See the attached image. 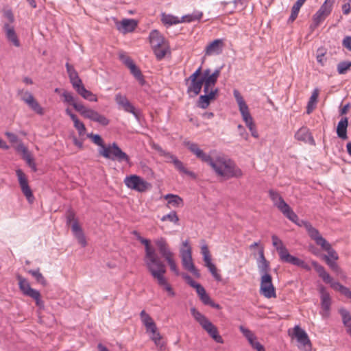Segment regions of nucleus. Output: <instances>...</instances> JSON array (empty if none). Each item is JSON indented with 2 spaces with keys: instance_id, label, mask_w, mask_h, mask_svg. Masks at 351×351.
I'll use <instances>...</instances> for the list:
<instances>
[{
  "instance_id": "obj_1",
  "label": "nucleus",
  "mask_w": 351,
  "mask_h": 351,
  "mask_svg": "<svg viewBox=\"0 0 351 351\" xmlns=\"http://www.w3.org/2000/svg\"><path fill=\"white\" fill-rule=\"evenodd\" d=\"M184 144L198 159L208 164L218 176L226 178H239L242 176V171L232 160L223 156H218L213 160L210 155L204 152L197 143L186 141Z\"/></svg>"
},
{
  "instance_id": "obj_2",
  "label": "nucleus",
  "mask_w": 351,
  "mask_h": 351,
  "mask_svg": "<svg viewBox=\"0 0 351 351\" xmlns=\"http://www.w3.org/2000/svg\"><path fill=\"white\" fill-rule=\"evenodd\" d=\"M191 313L202 328L217 343H223V339L219 334L217 328L202 313L195 307L191 308Z\"/></svg>"
},
{
  "instance_id": "obj_3",
  "label": "nucleus",
  "mask_w": 351,
  "mask_h": 351,
  "mask_svg": "<svg viewBox=\"0 0 351 351\" xmlns=\"http://www.w3.org/2000/svg\"><path fill=\"white\" fill-rule=\"evenodd\" d=\"M233 95L237 102L239 106V111L241 114L243 120L246 124V126L248 128L250 131L251 132V134L254 138H258V134L256 130L255 125L253 122V119L250 113L249 108L245 101H244L242 95L237 90H234Z\"/></svg>"
},
{
  "instance_id": "obj_4",
  "label": "nucleus",
  "mask_w": 351,
  "mask_h": 351,
  "mask_svg": "<svg viewBox=\"0 0 351 351\" xmlns=\"http://www.w3.org/2000/svg\"><path fill=\"white\" fill-rule=\"evenodd\" d=\"M133 234L136 236V239L145 245V263L147 269L162 263L156 254L155 250L150 246L149 240L142 237L136 230L133 232Z\"/></svg>"
},
{
  "instance_id": "obj_5",
  "label": "nucleus",
  "mask_w": 351,
  "mask_h": 351,
  "mask_svg": "<svg viewBox=\"0 0 351 351\" xmlns=\"http://www.w3.org/2000/svg\"><path fill=\"white\" fill-rule=\"evenodd\" d=\"M99 154L106 159L117 160L119 162H125L130 163V159L128 155L122 151L116 143L109 144L104 150H99Z\"/></svg>"
},
{
  "instance_id": "obj_6",
  "label": "nucleus",
  "mask_w": 351,
  "mask_h": 351,
  "mask_svg": "<svg viewBox=\"0 0 351 351\" xmlns=\"http://www.w3.org/2000/svg\"><path fill=\"white\" fill-rule=\"evenodd\" d=\"M269 197L274 205L290 221L296 222L298 215L293 212L291 207L285 202L282 196L274 190L269 191Z\"/></svg>"
},
{
  "instance_id": "obj_7",
  "label": "nucleus",
  "mask_w": 351,
  "mask_h": 351,
  "mask_svg": "<svg viewBox=\"0 0 351 351\" xmlns=\"http://www.w3.org/2000/svg\"><path fill=\"white\" fill-rule=\"evenodd\" d=\"M148 271L150 272L152 277L157 280L158 284L160 286L164 287V289L168 292L170 296H175L176 293L174 291L164 277V274L166 272V267L163 263L148 269Z\"/></svg>"
},
{
  "instance_id": "obj_8",
  "label": "nucleus",
  "mask_w": 351,
  "mask_h": 351,
  "mask_svg": "<svg viewBox=\"0 0 351 351\" xmlns=\"http://www.w3.org/2000/svg\"><path fill=\"white\" fill-rule=\"evenodd\" d=\"M289 335L292 338H295L299 343L298 348L300 350L308 351L311 348V343L306 331L300 326L296 325L292 329H289Z\"/></svg>"
},
{
  "instance_id": "obj_9",
  "label": "nucleus",
  "mask_w": 351,
  "mask_h": 351,
  "mask_svg": "<svg viewBox=\"0 0 351 351\" xmlns=\"http://www.w3.org/2000/svg\"><path fill=\"white\" fill-rule=\"evenodd\" d=\"M124 184L125 186L139 193H144L151 188V184L145 181L141 176L137 175H130L125 178Z\"/></svg>"
},
{
  "instance_id": "obj_10",
  "label": "nucleus",
  "mask_w": 351,
  "mask_h": 351,
  "mask_svg": "<svg viewBox=\"0 0 351 351\" xmlns=\"http://www.w3.org/2000/svg\"><path fill=\"white\" fill-rule=\"evenodd\" d=\"M183 246L186 247V249H181L180 256L184 268L192 273L196 277H199L200 274L199 271L195 268L193 262L191 247L187 241L183 243Z\"/></svg>"
},
{
  "instance_id": "obj_11",
  "label": "nucleus",
  "mask_w": 351,
  "mask_h": 351,
  "mask_svg": "<svg viewBox=\"0 0 351 351\" xmlns=\"http://www.w3.org/2000/svg\"><path fill=\"white\" fill-rule=\"evenodd\" d=\"M76 111L80 112L84 118L97 122L103 126H106L109 124L110 121L108 119L91 108H88L85 106H76Z\"/></svg>"
},
{
  "instance_id": "obj_12",
  "label": "nucleus",
  "mask_w": 351,
  "mask_h": 351,
  "mask_svg": "<svg viewBox=\"0 0 351 351\" xmlns=\"http://www.w3.org/2000/svg\"><path fill=\"white\" fill-rule=\"evenodd\" d=\"M260 293L268 299L276 298V289L269 274H265L261 277Z\"/></svg>"
},
{
  "instance_id": "obj_13",
  "label": "nucleus",
  "mask_w": 351,
  "mask_h": 351,
  "mask_svg": "<svg viewBox=\"0 0 351 351\" xmlns=\"http://www.w3.org/2000/svg\"><path fill=\"white\" fill-rule=\"evenodd\" d=\"M221 69H217L213 73H211L210 69H206L203 71L201 77L204 84V93H206L208 90L215 88V86L220 75Z\"/></svg>"
},
{
  "instance_id": "obj_14",
  "label": "nucleus",
  "mask_w": 351,
  "mask_h": 351,
  "mask_svg": "<svg viewBox=\"0 0 351 351\" xmlns=\"http://www.w3.org/2000/svg\"><path fill=\"white\" fill-rule=\"evenodd\" d=\"M115 101L119 108L123 110L126 112L131 113L134 115L136 120L139 121V111L137 110L133 104L128 99L126 96L121 93H117L114 97Z\"/></svg>"
},
{
  "instance_id": "obj_15",
  "label": "nucleus",
  "mask_w": 351,
  "mask_h": 351,
  "mask_svg": "<svg viewBox=\"0 0 351 351\" xmlns=\"http://www.w3.org/2000/svg\"><path fill=\"white\" fill-rule=\"evenodd\" d=\"M16 175L18 178L19 184L22 193L25 196L29 203H32L34 201V197L32 189H30L26 175L21 169L16 170Z\"/></svg>"
},
{
  "instance_id": "obj_16",
  "label": "nucleus",
  "mask_w": 351,
  "mask_h": 351,
  "mask_svg": "<svg viewBox=\"0 0 351 351\" xmlns=\"http://www.w3.org/2000/svg\"><path fill=\"white\" fill-rule=\"evenodd\" d=\"M271 239L272 244L276 249L280 261L286 263L291 255L289 253L288 250L284 245L282 241L276 235H272Z\"/></svg>"
},
{
  "instance_id": "obj_17",
  "label": "nucleus",
  "mask_w": 351,
  "mask_h": 351,
  "mask_svg": "<svg viewBox=\"0 0 351 351\" xmlns=\"http://www.w3.org/2000/svg\"><path fill=\"white\" fill-rule=\"evenodd\" d=\"M318 290L320 294L321 306L322 310L324 311L323 315L328 317L329 315V311L331 306V298L330 294L323 285H320Z\"/></svg>"
},
{
  "instance_id": "obj_18",
  "label": "nucleus",
  "mask_w": 351,
  "mask_h": 351,
  "mask_svg": "<svg viewBox=\"0 0 351 351\" xmlns=\"http://www.w3.org/2000/svg\"><path fill=\"white\" fill-rule=\"evenodd\" d=\"M218 93V88H212V90H208L206 93L199 96L197 102V106L202 109L207 108L210 101L216 98Z\"/></svg>"
},
{
  "instance_id": "obj_19",
  "label": "nucleus",
  "mask_w": 351,
  "mask_h": 351,
  "mask_svg": "<svg viewBox=\"0 0 351 351\" xmlns=\"http://www.w3.org/2000/svg\"><path fill=\"white\" fill-rule=\"evenodd\" d=\"M21 99L28 105V106L34 110L36 113L40 115H43L44 114V110L40 106V105L38 103V101L34 99V96L32 93L29 92H25L23 95L21 97Z\"/></svg>"
},
{
  "instance_id": "obj_20",
  "label": "nucleus",
  "mask_w": 351,
  "mask_h": 351,
  "mask_svg": "<svg viewBox=\"0 0 351 351\" xmlns=\"http://www.w3.org/2000/svg\"><path fill=\"white\" fill-rule=\"evenodd\" d=\"M160 255L165 259L169 256H173V253L171 251L167 241L165 238L160 237L154 240Z\"/></svg>"
},
{
  "instance_id": "obj_21",
  "label": "nucleus",
  "mask_w": 351,
  "mask_h": 351,
  "mask_svg": "<svg viewBox=\"0 0 351 351\" xmlns=\"http://www.w3.org/2000/svg\"><path fill=\"white\" fill-rule=\"evenodd\" d=\"M223 47V40L216 39L206 46L205 54L206 56L219 55L222 52Z\"/></svg>"
},
{
  "instance_id": "obj_22",
  "label": "nucleus",
  "mask_w": 351,
  "mask_h": 351,
  "mask_svg": "<svg viewBox=\"0 0 351 351\" xmlns=\"http://www.w3.org/2000/svg\"><path fill=\"white\" fill-rule=\"evenodd\" d=\"M189 82L186 93L189 97L193 98L200 93L204 84L201 77L198 80H189Z\"/></svg>"
},
{
  "instance_id": "obj_23",
  "label": "nucleus",
  "mask_w": 351,
  "mask_h": 351,
  "mask_svg": "<svg viewBox=\"0 0 351 351\" xmlns=\"http://www.w3.org/2000/svg\"><path fill=\"white\" fill-rule=\"evenodd\" d=\"M295 223L298 224L299 226H303L305 228L306 230L307 231V233L310 238L313 240L314 241L317 240L319 237L321 236L319 230L316 229L315 228L313 227L311 223L307 221L301 220L298 221V219L296 220V222H294Z\"/></svg>"
},
{
  "instance_id": "obj_24",
  "label": "nucleus",
  "mask_w": 351,
  "mask_h": 351,
  "mask_svg": "<svg viewBox=\"0 0 351 351\" xmlns=\"http://www.w3.org/2000/svg\"><path fill=\"white\" fill-rule=\"evenodd\" d=\"M315 243L320 246L324 250L326 251L328 254V256L331 257L335 261L338 259V256L336 252L331 247V245L321 235L315 241Z\"/></svg>"
},
{
  "instance_id": "obj_25",
  "label": "nucleus",
  "mask_w": 351,
  "mask_h": 351,
  "mask_svg": "<svg viewBox=\"0 0 351 351\" xmlns=\"http://www.w3.org/2000/svg\"><path fill=\"white\" fill-rule=\"evenodd\" d=\"M3 30L5 32L7 39L10 42H11L14 46L19 47L20 42L18 39L14 27L8 23H5L3 24Z\"/></svg>"
},
{
  "instance_id": "obj_26",
  "label": "nucleus",
  "mask_w": 351,
  "mask_h": 351,
  "mask_svg": "<svg viewBox=\"0 0 351 351\" xmlns=\"http://www.w3.org/2000/svg\"><path fill=\"white\" fill-rule=\"evenodd\" d=\"M196 292H197L198 296L199 297L200 300L202 301V302L204 304L208 305L215 309L221 308V306L219 304L214 302L211 300V298H210L208 294L206 293L205 289L203 287L199 288V289H198Z\"/></svg>"
},
{
  "instance_id": "obj_27",
  "label": "nucleus",
  "mask_w": 351,
  "mask_h": 351,
  "mask_svg": "<svg viewBox=\"0 0 351 351\" xmlns=\"http://www.w3.org/2000/svg\"><path fill=\"white\" fill-rule=\"evenodd\" d=\"M17 280L19 281V289L23 295L30 297L37 291V290L31 287L30 284L25 278L18 276Z\"/></svg>"
},
{
  "instance_id": "obj_28",
  "label": "nucleus",
  "mask_w": 351,
  "mask_h": 351,
  "mask_svg": "<svg viewBox=\"0 0 351 351\" xmlns=\"http://www.w3.org/2000/svg\"><path fill=\"white\" fill-rule=\"evenodd\" d=\"M295 137L298 141L309 143L311 145L315 144V141L307 128L303 127L299 129L295 133Z\"/></svg>"
},
{
  "instance_id": "obj_29",
  "label": "nucleus",
  "mask_w": 351,
  "mask_h": 351,
  "mask_svg": "<svg viewBox=\"0 0 351 351\" xmlns=\"http://www.w3.org/2000/svg\"><path fill=\"white\" fill-rule=\"evenodd\" d=\"M65 112L73 121L74 127L78 131L79 134L84 135L86 132L84 124L78 119L77 117L73 114L69 108H66Z\"/></svg>"
},
{
  "instance_id": "obj_30",
  "label": "nucleus",
  "mask_w": 351,
  "mask_h": 351,
  "mask_svg": "<svg viewBox=\"0 0 351 351\" xmlns=\"http://www.w3.org/2000/svg\"><path fill=\"white\" fill-rule=\"evenodd\" d=\"M71 230L77 239L78 242L82 247H85L86 245V241L84 237V234L82 232V228L79 226L77 221H75L72 226H71Z\"/></svg>"
},
{
  "instance_id": "obj_31",
  "label": "nucleus",
  "mask_w": 351,
  "mask_h": 351,
  "mask_svg": "<svg viewBox=\"0 0 351 351\" xmlns=\"http://www.w3.org/2000/svg\"><path fill=\"white\" fill-rule=\"evenodd\" d=\"M137 26V23L134 19H123L120 25L118 26V29L123 33L133 32Z\"/></svg>"
},
{
  "instance_id": "obj_32",
  "label": "nucleus",
  "mask_w": 351,
  "mask_h": 351,
  "mask_svg": "<svg viewBox=\"0 0 351 351\" xmlns=\"http://www.w3.org/2000/svg\"><path fill=\"white\" fill-rule=\"evenodd\" d=\"M348 121L347 117L342 118L338 123L337 128V134L338 137L343 140H346L348 138L347 135V128H348Z\"/></svg>"
},
{
  "instance_id": "obj_33",
  "label": "nucleus",
  "mask_w": 351,
  "mask_h": 351,
  "mask_svg": "<svg viewBox=\"0 0 351 351\" xmlns=\"http://www.w3.org/2000/svg\"><path fill=\"white\" fill-rule=\"evenodd\" d=\"M339 313L342 317V322L346 328L347 333L351 337V315L350 312L344 308H341Z\"/></svg>"
},
{
  "instance_id": "obj_34",
  "label": "nucleus",
  "mask_w": 351,
  "mask_h": 351,
  "mask_svg": "<svg viewBox=\"0 0 351 351\" xmlns=\"http://www.w3.org/2000/svg\"><path fill=\"white\" fill-rule=\"evenodd\" d=\"M140 317L143 324L146 328V331H152L155 328L156 324L150 315L145 311L143 310L140 313Z\"/></svg>"
},
{
  "instance_id": "obj_35",
  "label": "nucleus",
  "mask_w": 351,
  "mask_h": 351,
  "mask_svg": "<svg viewBox=\"0 0 351 351\" xmlns=\"http://www.w3.org/2000/svg\"><path fill=\"white\" fill-rule=\"evenodd\" d=\"M311 263L315 270L318 274L319 276L323 280L324 282H330L331 276L326 271L325 268L322 265L316 261H312Z\"/></svg>"
},
{
  "instance_id": "obj_36",
  "label": "nucleus",
  "mask_w": 351,
  "mask_h": 351,
  "mask_svg": "<svg viewBox=\"0 0 351 351\" xmlns=\"http://www.w3.org/2000/svg\"><path fill=\"white\" fill-rule=\"evenodd\" d=\"M328 16L318 10L313 16V23L310 25V28L314 30L317 28Z\"/></svg>"
},
{
  "instance_id": "obj_37",
  "label": "nucleus",
  "mask_w": 351,
  "mask_h": 351,
  "mask_svg": "<svg viewBox=\"0 0 351 351\" xmlns=\"http://www.w3.org/2000/svg\"><path fill=\"white\" fill-rule=\"evenodd\" d=\"M151 46L158 45V43L165 42L163 36L156 29L152 30L149 36Z\"/></svg>"
},
{
  "instance_id": "obj_38",
  "label": "nucleus",
  "mask_w": 351,
  "mask_h": 351,
  "mask_svg": "<svg viewBox=\"0 0 351 351\" xmlns=\"http://www.w3.org/2000/svg\"><path fill=\"white\" fill-rule=\"evenodd\" d=\"M287 263H290L293 265H295L298 267H300L306 271H310L311 269V267L306 263L304 261L300 259L299 258H297L293 256H291L289 259L286 261Z\"/></svg>"
},
{
  "instance_id": "obj_39",
  "label": "nucleus",
  "mask_w": 351,
  "mask_h": 351,
  "mask_svg": "<svg viewBox=\"0 0 351 351\" xmlns=\"http://www.w3.org/2000/svg\"><path fill=\"white\" fill-rule=\"evenodd\" d=\"M161 21L162 23L167 25H172L181 23V20H179L178 17L165 13H162L161 15Z\"/></svg>"
},
{
  "instance_id": "obj_40",
  "label": "nucleus",
  "mask_w": 351,
  "mask_h": 351,
  "mask_svg": "<svg viewBox=\"0 0 351 351\" xmlns=\"http://www.w3.org/2000/svg\"><path fill=\"white\" fill-rule=\"evenodd\" d=\"M175 167L180 172L184 174L188 175L191 178H195V174L193 171H189L184 166V164L178 158L175 160L173 162Z\"/></svg>"
},
{
  "instance_id": "obj_41",
  "label": "nucleus",
  "mask_w": 351,
  "mask_h": 351,
  "mask_svg": "<svg viewBox=\"0 0 351 351\" xmlns=\"http://www.w3.org/2000/svg\"><path fill=\"white\" fill-rule=\"evenodd\" d=\"M326 283L330 284L331 288L335 291H339L345 296L347 295V293H350V289L348 288L344 287L338 282L333 281L332 278L330 282H326Z\"/></svg>"
},
{
  "instance_id": "obj_42",
  "label": "nucleus",
  "mask_w": 351,
  "mask_h": 351,
  "mask_svg": "<svg viewBox=\"0 0 351 351\" xmlns=\"http://www.w3.org/2000/svg\"><path fill=\"white\" fill-rule=\"evenodd\" d=\"M165 199L167 200L168 204L174 206H180L183 204V200L177 195L167 194L165 196Z\"/></svg>"
},
{
  "instance_id": "obj_43",
  "label": "nucleus",
  "mask_w": 351,
  "mask_h": 351,
  "mask_svg": "<svg viewBox=\"0 0 351 351\" xmlns=\"http://www.w3.org/2000/svg\"><path fill=\"white\" fill-rule=\"evenodd\" d=\"M78 94L84 99H86L89 101H97V97L96 95L87 90L84 86L81 88V90L78 93Z\"/></svg>"
},
{
  "instance_id": "obj_44",
  "label": "nucleus",
  "mask_w": 351,
  "mask_h": 351,
  "mask_svg": "<svg viewBox=\"0 0 351 351\" xmlns=\"http://www.w3.org/2000/svg\"><path fill=\"white\" fill-rule=\"evenodd\" d=\"M202 12H194L191 14L183 16L181 19V23H190L195 21H199L202 17Z\"/></svg>"
},
{
  "instance_id": "obj_45",
  "label": "nucleus",
  "mask_w": 351,
  "mask_h": 351,
  "mask_svg": "<svg viewBox=\"0 0 351 351\" xmlns=\"http://www.w3.org/2000/svg\"><path fill=\"white\" fill-rule=\"evenodd\" d=\"M62 97H64V101L72 105L75 110L76 106H84L83 104L76 102V100L73 96L72 93L69 92L64 91L62 93Z\"/></svg>"
},
{
  "instance_id": "obj_46",
  "label": "nucleus",
  "mask_w": 351,
  "mask_h": 351,
  "mask_svg": "<svg viewBox=\"0 0 351 351\" xmlns=\"http://www.w3.org/2000/svg\"><path fill=\"white\" fill-rule=\"evenodd\" d=\"M28 273L31 274L36 280L38 283L45 286L47 285V280L43 274L40 272V269H30L28 271Z\"/></svg>"
},
{
  "instance_id": "obj_47",
  "label": "nucleus",
  "mask_w": 351,
  "mask_h": 351,
  "mask_svg": "<svg viewBox=\"0 0 351 351\" xmlns=\"http://www.w3.org/2000/svg\"><path fill=\"white\" fill-rule=\"evenodd\" d=\"M335 3V0H325L319 10L329 16L332 12Z\"/></svg>"
},
{
  "instance_id": "obj_48",
  "label": "nucleus",
  "mask_w": 351,
  "mask_h": 351,
  "mask_svg": "<svg viewBox=\"0 0 351 351\" xmlns=\"http://www.w3.org/2000/svg\"><path fill=\"white\" fill-rule=\"evenodd\" d=\"M257 267L261 276L265 275V274H269L270 271L269 263L266 259L262 260L261 261H257Z\"/></svg>"
},
{
  "instance_id": "obj_49",
  "label": "nucleus",
  "mask_w": 351,
  "mask_h": 351,
  "mask_svg": "<svg viewBox=\"0 0 351 351\" xmlns=\"http://www.w3.org/2000/svg\"><path fill=\"white\" fill-rule=\"evenodd\" d=\"M148 334H149L150 339L154 342V343L157 346H160V341L162 339V336L160 332L158 331L157 326L155 325V328L152 331H146Z\"/></svg>"
},
{
  "instance_id": "obj_50",
  "label": "nucleus",
  "mask_w": 351,
  "mask_h": 351,
  "mask_svg": "<svg viewBox=\"0 0 351 351\" xmlns=\"http://www.w3.org/2000/svg\"><path fill=\"white\" fill-rule=\"evenodd\" d=\"M351 67V62L342 61L340 62L337 66V70L339 74L343 75L348 72Z\"/></svg>"
},
{
  "instance_id": "obj_51",
  "label": "nucleus",
  "mask_w": 351,
  "mask_h": 351,
  "mask_svg": "<svg viewBox=\"0 0 351 351\" xmlns=\"http://www.w3.org/2000/svg\"><path fill=\"white\" fill-rule=\"evenodd\" d=\"M161 221H169L173 223L174 224H178L179 221V217L176 211H171L169 214L162 216Z\"/></svg>"
},
{
  "instance_id": "obj_52",
  "label": "nucleus",
  "mask_w": 351,
  "mask_h": 351,
  "mask_svg": "<svg viewBox=\"0 0 351 351\" xmlns=\"http://www.w3.org/2000/svg\"><path fill=\"white\" fill-rule=\"evenodd\" d=\"M131 73L135 77V78L140 82L141 84H143L145 82L143 79V76L141 73L140 69L136 66L134 64L131 67L129 68Z\"/></svg>"
},
{
  "instance_id": "obj_53",
  "label": "nucleus",
  "mask_w": 351,
  "mask_h": 351,
  "mask_svg": "<svg viewBox=\"0 0 351 351\" xmlns=\"http://www.w3.org/2000/svg\"><path fill=\"white\" fill-rule=\"evenodd\" d=\"M88 137L90 138L95 145L100 147L99 150H104V147H107L104 145L103 139L99 134H88Z\"/></svg>"
},
{
  "instance_id": "obj_54",
  "label": "nucleus",
  "mask_w": 351,
  "mask_h": 351,
  "mask_svg": "<svg viewBox=\"0 0 351 351\" xmlns=\"http://www.w3.org/2000/svg\"><path fill=\"white\" fill-rule=\"evenodd\" d=\"M302 5L295 3L291 8V13L288 19V23H293L297 18Z\"/></svg>"
},
{
  "instance_id": "obj_55",
  "label": "nucleus",
  "mask_w": 351,
  "mask_h": 351,
  "mask_svg": "<svg viewBox=\"0 0 351 351\" xmlns=\"http://www.w3.org/2000/svg\"><path fill=\"white\" fill-rule=\"evenodd\" d=\"M324 258L326 262L327 265L332 270L337 273H339L341 271L340 267L338 266L337 263L335 260H331L330 258H329V256H328L327 255H325Z\"/></svg>"
},
{
  "instance_id": "obj_56",
  "label": "nucleus",
  "mask_w": 351,
  "mask_h": 351,
  "mask_svg": "<svg viewBox=\"0 0 351 351\" xmlns=\"http://www.w3.org/2000/svg\"><path fill=\"white\" fill-rule=\"evenodd\" d=\"M183 278L186 280V282L193 288L195 289L196 291L199 289L202 286L195 282L189 275L188 274H183L182 275Z\"/></svg>"
},
{
  "instance_id": "obj_57",
  "label": "nucleus",
  "mask_w": 351,
  "mask_h": 351,
  "mask_svg": "<svg viewBox=\"0 0 351 351\" xmlns=\"http://www.w3.org/2000/svg\"><path fill=\"white\" fill-rule=\"evenodd\" d=\"M70 82L77 93L81 90V88L84 86L79 75L73 77V80H70Z\"/></svg>"
},
{
  "instance_id": "obj_58",
  "label": "nucleus",
  "mask_w": 351,
  "mask_h": 351,
  "mask_svg": "<svg viewBox=\"0 0 351 351\" xmlns=\"http://www.w3.org/2000/svg\"><path fill=\"white\" fill-rule=\"evenodd\" d=\"M165 261L167 262L170 269L176 274H179V270L177 267V265L173 259V256H169L168 258H165Z\"/></svg>"
},
{
  "instance_id": "obj_59",
  "label": "nucleus",
  "mask_w": 351,
  "mask_h": 351,
  "mask_svg": "<svg viewBox=\"0 0 351 351\" xmlns=\"http://www.w3.org/2000/svg\"><path fill=\"white\" fill-rule=\"evenodd\" d=\"M167 49L168 45L165 46L162 48H159L158 49H156L154 51H153L156 57V59L158 60H161L162 59H163L167 53Z\"/></svg>"
},
{
  "instance_id": "obj_60",
  "label": "nucleus",
  "mask_w": 351,
  "mask_h": 351,
  "mask_svg": "<svg viewBox=\"0 0 351 351\" xmlns=\"http://www.w3.org/2000/svg\"><path fill=\"white\" fill-rule=\"evenodd\" d=\"M239 330L243 335V336L247 339V341L250 340V339H256L255 335L253 333L252 331H251L248 328H245L243 326H239Z\"/></svg>"
},
{
  "instance_id": "obj_61",
  "label": "nucleus",
  "mask_w": 351,
  "mask_h": 351,
  "mask_svg": "<svg viewBox=\"0 0 351 351\" xmlns=\"http://www.w3.org/2000/svg\"><path fill=\"white\" fill-rule=\"evenodd\" d=\"M158 151L160 152V155L166 158V161L167 162L173 163V161L178 158L176 156L162 149H158Z\"/></svg>"
},
{
  "instance_id": "obj_62",
  "label": "nucleus",
  "mask_w": 351,
  "mask_h": 351,
  "mask_svg": "<svg viewBox=\"0 0 351 351\" xmlns=\"http://www.w3.org/2000/svg\"><path fill=\"white\" fill-rule=\"evenodd\" d=\"M30 298H32V299H34L35 300L36 304L37 306H38L40 308L44 307V302L41 300L40 293L38 291L35 292L34 294L30 296Z\"/></svg>"
},
{
  "instance_id": "obj_63",
  "label": "nucleus",
  "mask_w": 351,
  "mask_h": 351,
  "mask_svg": "<svg viewBox=\"0 0 351 351\" xmlns=\"http://www.w3.org/2000/svg\"><path fill=\"white\" fill-rule=\"evenodd\" d=\"M65 66L70 80H73V77L78 76L77 71L72 65L67 62Z\"/></svg>"
},
{
  "instance_id": "obj_64",
  "label": "nucleus",
  "mask_w": 351,
  "mask_h": 351,
  "mask_svg": "<svg viewBox=\"0 0 351 351\" xmlns=\"http://www.w3.org/2000/svg\"><path fill=\"white\" fill-rule=\"evenodd\" d=\"M202 66H199L193 74L188 78L185 79V83L187 84L189 80H198V77L201 75Z\"/></svg>"
}]
</instances>
